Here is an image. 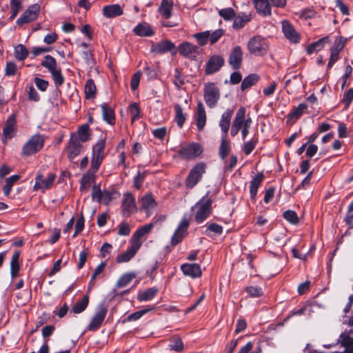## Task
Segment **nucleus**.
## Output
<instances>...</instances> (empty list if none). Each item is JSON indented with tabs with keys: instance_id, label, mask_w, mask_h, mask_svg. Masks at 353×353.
<instances>
[{
	"instance_id": "nucleus-33",
	"label": "nucleus",
	"mask_w": 353,
	"mask_h": 353,
	"mask_svg": "<svg viewBox=\"0 0 353 353\" xmlns=\"http://www.w3.org/2000/svg\"><path fill=\"white\" fill-rule=\"evenodd\" d=\"M307 108L306 103H300L297 107L294 108L291 112L288 114V119L289 120H293L296 121Z\"/></svg>"
},
{
	"instance_id": "nucleus-48",
	"label": "nucleus",
	"mask_w": 353,
	"mask_h": 353,
	"mask_svg": "<svg viewBox=\"0 0 353 353\" xmlns=\"http://www.w3.org/2000/svg\"><path fill=\"white\" fill-rule=\"evenodd\" d=\"M210 32L208 30L194 34V37L196 39L198 43L201 46H203L207 44L208 41H210Z\"/></svg>"
},
{
	"instance_id": "nucleus-17",
	"label": "nucleus",
	"mask_w": 353,
	"mask_h": 353,
	"mask_svg": "<svg viewBox=\"0 0 353 353\" xmlns=\"http://www.w3.org/2000/svg\"><path fill=\"white\" fill-rule=\"evenodd\" d=\"M282 30L285 37L292 43H298L300 40L299 33L292 25L287 20L282 21Z\"/></svg>"
},
{
	"instance_id": "nucleus-13",
	"label": "nucleus",
	"mask_w": 353,
	"mask_h": 353,
	"mask_svg": "<svg viewBox=\"0 0 353 353\" xmlns=\"http://www.w3.org/2000/svg\"><path fill=\"white\" fill-rule=\"evenodd\" d=\"M17 116L14 113H12L7 119L3 128V137L5 141L14 137L17 133Z\"/></svg>"
},
{
	"instance_id": "nucleus-1",
	"label": "nucleus",
	"mask_w": 353,
	"mask_h": 353,
	"mask_svg": "<svg viewBox=\"0 0 353 353\" xmlns=\"http://www.w3.org/2000/svg\"><path fill=\"white\" fill-rule=\"evenodd\" d=\"M154 227V224L150 223L139 228L132 235L130 240V245L125 252L119 254L116 258V261L119 263L128 262L132 259L142 245L141 239L145 234L150 232Z\"/></svg>"
},
{
	"instance_id": "nucleus-5",
	"label": "nucleus",
	"mask_w": 353,
	"mask_h": 353,
	"mask_svg": "<svg viewBox=\"0 0 353 353\" xmlns=\"http://www.w3.org/2000/svg\"><path fill=\"white\" fill-rule=\"evenodd\" d=\"M203 97L207 105L213 108L220 99V90L214 83H208L204 85Z\"/></svg>"
},
{
	"instance_id": "nucleus-45",
	"label": "nucleus",
	"mask_w": 353,
	"mask_h": 353,
	"mask_svg": "<svg viewBox=\"0 0 353 353\" xmlns=\"http://www.w3.org/2000/svg\"><path fill=\"white\" fill-rule=\"evenodd\" d=\"M206 230L205 231V234L208 236H211V233H214L215 234H221L223 231V228L221 225L216 223H211L206 225Z\"/></svg>"
},
{
	"instance_id": "nucleus-25",
	"label": "nucleus",
	"mask_w": 353,
	"mask_h": 353,
	"mask_svg": "<svg viewBox=\"0 0 353 353\" xmlns=\"http://www.w3.org/2000/svg\"><path fill=\"white\" fill-rule=\"evenodd\" d=\"M174 44L170 40H164L157 43L152 48L151 51L158 54H163L171 51L174 48Z\"/></svg>"
},
{
	"instance_id": "nucleus-51",
	"label": "nucleus",
	"mask_w": 353,
	"mask_h": 353,
	"mask_svg": "<svg viewBox=\"0 0 353 353\" xmlns=\"http://www.w3.org/2000/svg\"><path fill=\"white\" fill-rule=\"evenodd\" d=\"M50 74L57 87H60L63 84L64 77L61 73V70L60 68L50 72Z\"/></svg>"
},
{
	"instance_id": "nucleus-27",
	"label": "nucleus",
	"mask_w": 353,
	"mask_h": 353,
	"mask_svg": "<svg viewBox=\"0 0 353 353\" xmlns=\"http://www.w3.org/2000/svg\"><path fill=\"white\" fill-rule=\"evenodd\" d=\"M178 50L181 55L188 57L191 54L197 52L198 47L190 42L185 41L179 46Z\"/></svg>"
},
{
	"instance_id": "nucleus-57",
	"label": "nucleus",
	"mask_w": 353,
	"mask_h": 353,
	"mask_svg": "<svg viewBox=\"0 0 353 353\" xmlns=\"http://www.w3.org/2000/svg\"><path fill=\"white\" fill-rule=\"evenodd\" d=\"M245 291L250 296L252 297H258L263 294L262 288L256 286L247 287Z\"/></svg>"
},
{
	"instance_id": "nucleus-64",
	"label": "nucleus",
	"mask_w": 353,
	"mask_h": 353,
	"mask_svg": "<svg viewBox=\"0 0 353 353\" xmlns=\"http://www.w3.org/2000/svg\"><path fill=\"white\" fill-rule=\"evenodd\" d=\"M34 81L37 88L41 91L44 92L47 90L49 84L48 81H46L39 77H35L34 79Z\"/></svg>"
},
{
	"instance_id": "nucleus-35",
	"label": "nucleus",
	"mask_w": 353,
	"mask_h": 353,
	"mask_svg": "<svg viewBox=\"0 0 353 353\" xmlns=\"http://www.w3.org/2000/svg\"><path fill=\"white\" fill-rule=\"evenodd\" d=\"M134 32L141 37L151 36L153 31L151 27L146 23H139L134 28Z\"/></svg>"
},
{
	"instance_id": "nucleus-54",
	"label": "nucleus",
	"mask_w": 353,
	"mask_h": 353,
	"mask_svg": "<svg viewBox=\"0 0 353 353\" xmlns=\"http://www.w3.org/2000/svg\"><path fill=\"white\" fill-rule=\"evenodd\" d=\"M118 194V192L115 190H107L103 191V199L102 202L105 205H108L110 202L115 198V195Z\"/></svg>"
},
{
	"instance_id": "nucleus-29",
	"label": "nucleus",
	"mask_w": 353,
	"mask_h": 353,
	"mask_svg": "<svg viewBox=\"0 0 353 353\" xmlns=\"http://www.w3.org/2000/svg\"><path fill=\"white\" fill-rule=\"evenodd\" d=\"M173 0H162L159 8V12L165 19H169L172 15Z\"/></svg>"
},
{
	"instance_id": "nucleus-39",
	"label": "nucleus",
	"mask_w": 353,
	"mask_h": 353,
	"mask_svg": "<svg viewBox=\"0 0 353 353\" xmlns=\"http://www.w3.org/2000/svg\"><path fill=\"white\" fill-rule=\"evenodd\" d=\"M97 88L93 79H88L85 85V95L86 99H92L95 97Z\"/></svg>"
},
{
	"instance_id": "nucleus-49",
	"label": "nucleus",
	"mask_w": 353,
	"mask_h": 353,
	"mask_svg": "<svg viewBox=\"0 0 353 353\" xmlns=\"http://www.w3.org/2000/svg\"><path fill=\"white\" fill-rule=\"evenodd\" d=\"M135 277L136 274L133 272L125 274L118 280L117 285L119 288L125 287Z\"/></svg>"
},
{
	"instance_id": "nucleus-44",
	"label": "nucleus",
	"mask_w": 353,
	"mask_h": 353,
	"mask_svg": "<svg viewBox=\"0 0 353 353\" xmlns=\"http://www.w3.org/2000/svg\"><path fill=\"white\" fill-rule=\"evenodd\" d=\"M245 117V108L243 107H241L236 114L235 119L233 121L232 124L241 129L242 126L244 125Z\"/></svg>"
},
{
	"instance_id": "nucleus-53",
	"label": "nucleus",
	"mask_w": 353,
	"mask_h": 353,
	"mask_svg": "<svg viewBox=\"0 0 353 353\" xmlns=\"http://www.w3.org/2000/svg\"><path fill=\"white\" fill-rule=\"evenodd\" d=\"M130 226L126 221H122L118 225L117 234L119 236H128L130 233Z\"/></svg>"
},
{
	"instance_id": "nucleus-61",
	"label": "nucleus",
	"mask_w": 353,
	"mask_h": 353,
	"mask_svg": "<svg viewBox=\"0 0 353 353\" xmlns=\"http://www.w3.org/2000/svg\"><path fill=\"white\" fill-rule=\"evenodd\" d=\"M146 176V172H139L137 174V176L134 179V186L137 189H140V188L142 185V183L145 179V177Z\"/></svg>"
},
{
	"instance_id": "nucleus-30",
	"label": "nucleus",
	"mask_w": 353,
	"mask_h": 353,
	"mask_svg": "<svg viewBox=\"0 0 353 353\" xmlns=\"http://www.w3.org/2000/svg\"><path fill=\"white\" fill-rule=\"evenodd\" d=\"M19 256L20 252L16 251L13 253L10 261V275L12 279H14L18 276L20 265H19Z\"/></svg>"
},
{
	"instance_id": "nucleus-2",
	"label": "nucleus",
	"mask_w": 353,
	"mask_h": 353,
	"mask_svg": "<svg viewBox=\"0 0 353 353\" xmlns=\"http://www.w3.org/2000/svg\"><path fill=\"white\" fill-rule=\"evenodd\" d=\"M213 199L210 195V191L199 199L194 206L191 208V210L194 213L195 221L200 224L205 221L212 212Z\"/></svg>"
},
{
	"instance_id": "nucleus-58",
	"label": "nucleus",
	"mask_w": 353,
	"mask_h": 353,
	"mask_svg": "<svg viewBox=\"0 0 353 353\" xmlns=\"http://www.w3.org/2000/svg\"><path fill=\"white\" fill-rule=\"evenodd\" d=\"M257 140L252 139L249 141L244 143L243 145V150L246 155H249L255 148Z\"/></svg>"
},
{
	"instance_id": "nucleus-36",
	"label": "nucleus",
	"mask_w": 353,
	"mask_h": 353,
	"mask_svg": "<svg viewBox=\"0 0 353 353\" xmlns=\"http://www.w3.org/2000/svg\"><path fill=\"white\" fill-rule=\"evenodd\" d=\"M259 76L256 74H251L245 77L242 81L241 85V90H245L246 89L255 85L259 81Z\"/></svg>"
},
{
	"instance_id": "nucleus-32",
	"label": "nucleus",
	"mask_w": 353,
	"mask_h": 353,
	"mask_svg": "<svg viewBox=\"0 0 353 353\" xmlns=\"http://www.w3.org/2000/svg\"><path fill=\"white\" fill-rule=\"evenodd\" d=\"M141 202V210H144L146 212L150 211L157 205V203L152 194H147L143 196Z\"/></svg>"
},
{
	"instance_id": "nucleus-21",
	"label": "nucleus",
	"mask_w": 353,
	"mask_h": 353,
	"mask_svg": "<svg viewBox=\"0 0 353 353\" xmlns=\"http://www.w3.org/2000/svg\"><path fill=\"white\" fill-rule=\"evenodd\" d=\"M264 179L263 172L258 173L251 180L250 185V199L255 201L258 189L261 186Z\"/></svg>"
},
{
	"instance_id": "nucleus-4",
	"label": "nucleus",
	"mask_w": 353,
	"mask_h": 353,
	"mask_svg": "<svg viewBox=\"0 0 353 353\" xmlns=\"http://www.w3.org/2000/svg\"><path fill=\"white\" fill-rule=\"evenodd\" d=\"M105 139H100L97 141V143L92 148V157L91 159V166L92 172L96 173L105 156Z\"/></svg>"
},
{
	"instance_id": "nucleus-10",
	"label": "nucleus",
	"mask_w": 353,
	"mask_h": 353,
	"mask_svg": "<svg viewBox=\"0 0 353 353\" xmlns=\"http://www.w3.org/2000/svg\"><path fill=\"white\" fill-rule=\"evenodd\" d=\"M41 7L38 3H34L28 7V8L17 19L16 23L19 26L30 23L38 18Z\"/></svg>"
},
{
	"instance_id": "nucleus-8",
	"label": "nucleus",
	"mask_w": 353,
	"mask_h": 353,
	"mask_svg": "<svg viewBox=\"0 0 353 353\" xmlns=\"http://www.w3.org/2000/svg\"><path fill=\"white\" fill-rule=\"evenodd\" d=\"M203 152L202 146L197 143L185 145L179 150V155L183 159H192L199 157Z\"/></svg>"
},
{
	"instance_id": "nucleus-12",
	"label": "nucleus",
	"mask_w": 353,
	"mask_h": 353,
	"mask_svg": "<svg viewBox=\"0 0 353 353\" xmlns=\"http://www.w3.org/2000/svg\"><path fill=\"white\" fill-rule=\"evenodd\" d=\"M82 147V142L79 141L77 135L72 134L66 149L70 161H72L81 153Z\"/></svg>"
},
{
	"instance_id": "nucleus-37",
	"label": "nucleus",
	"mask_w": 353,
	"mask_h": 353,
	"mask_svg": "<svg viewBox=\"0 0 353 353\" xmlns=\"http://www.w3.org/2000/svg\"><path fill=\"white\" fill-rule=\"evenodd\" d=\"M19 179L20 176L17 174L12 175L11 176L6 179V184L3 188V191L5 196H8L10 194L14 183L17 182Z\"/></svg>"
},
{
	"instance_id": "nucleus-11",
	"label": "nucleus",
	"mask_w": 353,
	"mask_h": 353,
	"mask_svg": "<svg viewBox=\"0 0 353 353\" xmlns=\"http://www.w3.org/2000/svg\"><path fill=\"white\" fill-rule=\"evenodd\" d=\"M56 176V174L52 172L48 173L46 177H44L41 174H38L35 178V183L33 187L34 190H41L44 192L50 189L52 186Z\"/></svg>"
},
{
	"instance_id": "nucleus-7",
	"label": "nucleus",
	"mask_w": 353,
	"mask_h": 353,
	"mask_svg": "<svg viewBox=\"0 0 353 353\" xmlns=\"http://www.w3.org/2000/svg\"><path fill=\"white\" fill-rule=\"evenodd\" d=\"M248 49L251 54L262 56L267 52L268 45L264 39L255 36L248 41Z\"/></svg>"
},
{
	"instance_id": "nucleus-34",
	"label": "nucleus",
	"mask_w": 353,
	"mask_h": 353,
	"mask_svg": "<svg viewBox=\"0 0 353 353\" xmlns=\"http://www.w3.org/2000/svg\"><path fill=\"white\" fill-rule=\"evenodd\" d=\"M41 65L46 68L50 72H52L59 68L56 59L49 54L44 57Z\"/></svg>"
},
{
	"instance_id": "nucleus-23",
	"label": "nucleus",
	"mask_w": 353,
	"mask_h": 353,
	"mask_svg": "<svg viewBox=\"0 0 353 353\" xmlns=\"http://www.w3.org/2000/svg\"><path fill=\"white\" fill-rule=\"evenodd\" d=\"M195 118L198 130H203L206 123V113L201 101H199L197 103V110Z\"/></svg>"
},
{
	"instance_id": "nucleus-63",
	"label": "nucleus",
	"mask_w": 353,
	"mask_h": 353,
	"mask_svg": "<svg viewBox=\"0 0 353 353\" xmlns=\"http://www.w3.org/2000/svg\"><path fill=\"white\" fill-rule=\"evenodd\" d=\"M347 225H350L353 221V200L348 205L346 216L344 219Z\"/></svg>"
},
{
	"instance_id": "nucleus-3",
	"label": "nucleus",
	"mask_w": 353,
	"mask_h": 353,
	"mask_svg": "<svg viewBox=\"0 0 353 353\" xmlns=\"http://www.w3.org/2000/svg\"><path fill=\"white\" fill-rule=\"evenodd\" d=\"M43 136L37 134L32 136L23 145L21 150L22 155L30 156L39 152L44 144Z\"/></svg>"
},
{
	"instance_id": "nucleus-14",
	"label": "nucleus",
	"mask_w": 353,
	"mask_h": 353,
	"mask_svg": "<svg viewBox=\"0 0 353 353\" xmlns=\"http://www.w3.org/2000/svg\"><path fill=\"white\" fill-rule=\"evenodd\" d=\"M224 62V59L220 55L211 56L205 64V74H212L218 72L223 65Z\"/></svg>"
},
{
	"instance_id": "nucleus-60",
	"label": "nucleus",
	"mask_w": 353,
	"mask_h": 353,
	"mask_svg": "<svg viewBox=\"0 0 353 353\" xmlns=\"http://www.w3.org/2000/svg\"><path fill=\"white\" fill-rule=\"evenodd\" d=\"M223 34H224V30L221 28L214 30L212 33L210 32V43L214 44L215 43H216L219 41V39L223 35Z\"/></svg>"
},
{
	"instance_id": "nucleus-24",
	"label": "nucleus",
	"mask_w": 353,
	"mask_h": 353,
	"mask_svg": "<svg viewBox=\"0 0 353 353\" xmlns=\"http://www.w3.org/2000/svg\"><path fill=\"white\" fill-rule=\"evenodd\" d=\"M254 7L258 14L267 17L272 14L271 5L268 0H253Z\"/></svg>"
},
{
	"instance_id": "nucleus-41",
	"label": "nucleus",
	"mask_w": 353,
	"mask_h": 353,
	"mask_svg": "<svg viewBox=\"0 0 353 353\" xmlns=\"http://www.w3.org/2000/svg\"><path fill=\"white\" fill-rule=\"evenodd\" d=\"M156 288H150L138 294V299L141 301H147L152 299L157 293Z\"/></svg>"
},
{
	"instance_id": "nucleus-38",
	"label": "nucleus",
	"mask_w": 353,
	"mask_h": 353,
	"mask_svg": "<svg viewBox=\"0 0 353 353\" xmlns=\"http://www.w3.org/2000/svg\"><path fill=\"white\" fill-rule=\"evenodd\" d=\"M326 306L325 300L323 299V297L317 296L316 297L308 301L305 307H310V309H317L325 307Z\"/></svg>"
},
{
	"instance_id": "nucleus-26",
	"label": "nucleus",
	"mask_w": 353,
	"mask_h": 353,
	"mask_svg": "<svg viewBox=\"0 0 353 353\" xmlns=\"http://www.w3.org/2000/svg\"><path fill=\"white\" fill-rule=\"evenodd\" d=\"M101 108L103 120L111 125H114L115 123L114 110L108 103L101 104Z\"/></svg>"
},
{
	"instance_id": "nucleus-6",
	"label": "nucleus",
	"mask_w": 353,
	"mask_h": 353,
	"mask_svg": "<svg viewBox=\"0 0 353 353\" xmlns=\"http://www.w3.org/2000/svg\"><path fill=\"white\" fill-rule=\"evenodd\" d=\"M205 169L206 164L203 162L196 164L191 169L185 179V185L187 188H193L201 180L203 174L205 172Z\"/></svg>"
},
{
	"instance_id": "nucleus-15",
	"label": "nucleus",
	"mask_w": 353,
	"mask_h": 353,
	"mask_svg": "<svg viewBox=\"0 0 353 353\" xmlns=\"http://www.w3.org/2000/svg\"><path fill=\"white\" fill-rule=\"evenodd\" d=\"M188 227V220L186 218H183L172 237L171 244L172 245L174 246L182 241L187 234Z\"/></svg>"
},
{
	"instance_id": "nucleus-16",
	"label": "nucleus",
	"mask_w": 353,
	"mask_h": 353,
	"mask_svg": "<svg viewBox=\"0 0 353 353\" xmlns=\"http://www.w3.org/2000/svg\"><path fill=\"white\" fill-rule=\"evenodd\" d=\"M243 61V51L239 46H235L231 51L228 62L234 70L241 68Z\"/></svg>"
},
{
	"instance_id": "nucleus-20",
	"label": "nucleus",
	"mask_w": 353,
	"mask_h": 353,
	"mask_svg": "<svg viewBox=\"0 0 353 353\" xmlns=\"http://www.w3.org/2000/svg\"><path fill=\"white\" fill-rule=\"evenodd\" d=\"M253 18L252 12L245 13L241 12L236 15L233 21L232 28L234 30H239L243 28L248 22Z\"/></svg>"
},
{
	"instance_id": "nucleus-19",
	"label": "nucleus",
	"mask_w": 353,
	"mask_h": 353,
	"mask_svg": "<svg viewBox=\"0 0 353 353\" xmlns=\"http://www.w3.org/2000/svg\"><path fill=\"white\" fill-rule=\"evenodd\" d=\"M181 270L185 276L193 279L199 278L202 274L201 266L197 263H185L181 266Z\"/></svg>"
},
{
	"instance_id": "nucleus-47",
	"label": "nucleus",
	"mask_w": 353,
	"mask_h": 353,
	"mask_svg": "<svg viewBox=\"0 0 353 353\" xmlns=\"http://www.w3.org/2000/svg\"><path fill=\"white\" fill-rule=\"evenodd\" d=\"M219 15L225 21H230L234 19L236 12L232 8H227L219 10Z\"/></svg>"
},
{
	"instance_id": "nucleus-18",
	"label": "nucleus",
	"mask_w": 353,
	"mask_h": 353,
	"mask_svg": "<svg viewBox=\"0 0 353 353\" xmlns=\"http://www.w3.org/2000/svg\"><path fill=\"white\" fill-rule=\"evenodd\" d=\"M107 310H98L92 317L91 321L87 326V330L91 332L97 331L101 325L106 316Z\"/></svg>"
},
{
	"instance_id": "nucleus-59",
	"label": "nucleus",
	"mask_w": 353,
	"mask_h": 353,
	"mask_svg": "<svg viewBox=\"0 0 353 353\" xmlns=\"http://www.w3.org/2000/svg\"><path fill=\"white\" fill-rule=\"evenodd\" d=\"M17 71V68L14 62L10 61L6 63L5 75L8 77L14 76Z\"/></svg>"
},
{
	"instance_id": "nucleus-31",
	"label": "nucleus",
	"mask_w": 353,
	"mask_h": 353,
	"mask_svg": "<svg viewBox=\"0 0 353 353\" xmlns=\"http://www.w3.org/2000/svg\"><path fill=\"white\" fill-rule=\"evenodd\" d=\"M230 152V141L227 140L226 136L223 135L221 138V144L219 150V155L220 158L225 162L226 157Z\"/></svg>"
},
{
	"instance_id": "nucleus-46",
	"label": "nucleus",
	"mask_w": 353,
	"mask_h": 353,
	"mask_svg": "<svg viewBox=\"0 0 353 353\" xmlns=\"http://www.w3.org/2000/svg\"><path fill=\"white\" fill-rule=\"evenodd\" d=\"M94 172L92 174L88 172L83 175V176L81 179V187H80L81 191H82V192L85 191L89 188L90 183L94 179Z\"/></svg>"
},
{
	"instance_id": "nucleus-28",
	"label": "nucleus",
	"mask_w": 353,
	"mask_h": 353,
	"mask_svg": "<svg viewBox=\"0 0 353 353\" xmlns=\"http://www.w3.org/2000/svg\"><path fill=\"white\" fill-rule=\"evenodd\" d=\"M233 114V110L228 109L224 112L221 116V119L219 122V126L221 130L224 133V135L227 136V133L230 128L231 117Z\"/></svg>"
},
{
	"instance_id": "nucleus-22",
	"label": "nucleus",
	"mask_w": 353,
	"mask_h": 353,
	"mask_svg": "<svg viewBox=\"0 0 353 353\" xmlns=\"http://www.w3.org/2000/svg\"><path fill=\"white\" fill-rule=\"evenodd\" d=\"M102 14L106 18H114L123 14L122 7L119 4L105 6L102 9Z\"/></svg>"
},
{
	"instance_id": "nucleus-56",
	"label": "nucleus",
	"mask_w": 353,
	"mask_h": 353,
	"mask_svg": "<svg viewBox=\"0 0 353 353\" xmlns=\"http://www.w3.org/2000/svg\"><path fill=\"white\" fill-rule=\"evenodd\" d=\"M92 199L99 203L102 202L103 191L101 190L99 185H94L92 190Z\"/></svg>"
},
{
	"instance_id": "nucleus-43",
	"label": "nucleus",
	"mask_w": 353,
	"mask_h": 353,
	"mask_svg": "<svg viewBox=\"0 0 353 353\" xmlns=\"http://www.w3.org/2000/svg\"><path fill=\"white\" fill-rule=\"evenodd\" d=\"M28 50L23 44H19L14 48V56L19 61L25 60L28 56Z\"/></svg>"
},
{
	"instance_id": "nucleus-9",
	"label": "nucleus",
	"mask_w": 353,
	"mask_h": 353,
	"mask_svg": "<svg viewBox=\"0 0 353 353\" xmlns=\"http://www.w3.org/2000/svg\"><path fill=\"white\" fill-rule=\"evenodd\" d=\"M121 208V214L126 217L130 216L137 212V208L135 198L132 193L126 192L123 194Z\"/></svg>"
},
{
	"instance_id": "nucleus-52",
	"label": "nucleus",
	"mask_w": 353,
	"mask_h": 353,
	"mask_svg": "<svg viewBox=\"0 0 353 353\" xmlns=\"http://www.w3.org/2000/svg\"><path fill=\"white\" fill-rule=\"evenodd\" d=\"M144 70L148 77V78L151 80H154L157 78L159 70V67H150L148 64H145L144 67Z\"/></svg>"
},
{
	"instance_id": "nucleus-42",
	"label": "nucleus",
	"mask_w": 353,
	"mask_h": 353,
	"mask_svg": "<svg viewBox=\"0 0 353 353\" xmlns=\"http://www.w3.org/2000/svg\"><path fill=\"white\" fill-rule=\"evenodd\" d=\"M175 121L179 127L181 128L185 121V115L183 112V108L179 104L174 105Z\"/></svg>"
},
{
	"instance_id": "nucleus-50",
	"label": "nucleus",
	"mask_w": 353,
	"mask_h": 353,
	"mask_svg": "<svg viewBox=\"0 0 353 353\" xmlns=\"http://www.w3.org/2000/svg\"><path fill=\"white\" fill-rule=\"evenodd\" d=\"M283 216L288 222L293 225L297 224L299 221V216L294 210H288L284 212Z\"/></svg>"
},
{
	"instance_id": "nucleus-55",
	"label": "nucleus",
	"mask_w": 353,
	"mask_h": 353,
	"mask_svg": "<svg viewBox=\"0 0 353 353\" xmlns=\"http://www.w3.org/2000/svg\"><path fill=\"white\" fill-rule=\"evenodd\" d=\"M130 112L132 116V122L137 120L140 117V107L137 103H132L130 107Z\"/></svg>"
},
{
	"instance_id": "nucleus-62",
	"label": "nucleus",
	"mask_w": 353,
	"mask_h": 353,
	"mask_svg": "<svg viewBox=\"0 0 353 353\" xmlns=\"http://www.w3.org/2000/svg\"><path fill=\"white\" fill-rule=\"evenodd\" d=\"M173 83L178 88L180 89L184 84V79L178 69L175 70L174 79Z\"/></svg>"
},
{
	"instance_id": "nucleus-40",
	"label": "nucleus",
	"mask_w": 353,
	"mask_h": 353,
	"mask_svg": "<svg viewBox=\"0 0 353 353\" xmlns=\"http://www.w3.org/2000/svg\"><path fill=\"white\" fill-rule=\"evenodd\" d=\"M77 138L81 142H85L90 139V128L88 124L81 125L78 129Z\"/></svg>"
}]
</instances>
